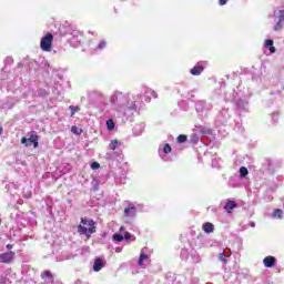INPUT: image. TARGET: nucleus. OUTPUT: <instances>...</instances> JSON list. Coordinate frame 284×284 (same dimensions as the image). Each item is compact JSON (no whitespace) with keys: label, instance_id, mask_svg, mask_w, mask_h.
Wrapping results in <instances>:
<instances>
[{"label":"nucleus","instance_id":"nucleus-1","mask_svg":"<svg viewBox=\"0 0 284 284\" xmlns=\"http://www.w3.org/2000/svg\"><path fill=\"white\" fill-rule=\"evenodd\" d=\"M78 225V233L87 239H91L92 234H97V222L94 220L81 219Z\"/></svg>","mask_w":284,"mask_h":284},{"label":"nucleus","instance_id":"nucleus-2","mask_svg":"<svg viewBox=\"0 0 284 284\" xmlns=\"http://www.w3.org/2000/svg\"><path fill=\"white\" fill-rule=\"evenodd\" d=\"M54 41V36L52 33H47L41 38L40 48L42 52H52V42Z\"/></svg>","mask_w":284,"mask_h":284},{"label":"nucleus","instance_id":"nucleus-3","mask_svg":"<svg viewBox=\"0 0 284 284\" xmlns=\"http://www.w3.org/2000/svg\"><path fill=\"white\" fill-rule=\"evenodd\" d=\"M14 261V252H6L0 254V263H4L6 265L12 263Z\"/></svg>","mask_w":284,"mask_h":284},{"label":"nucleus","instance_id":"nucleus-4","mask_svg":"<svg viewBox=\"0 0 284 284\" xmlns=\"http://www.w3.org/2000/svg\"><path fill=\"white\" fill-rule=\"evenodd\" d=\"M236 207H239V204L236 203V201L234 200H227L226 204L224 205V210L225 212H227L229 214H232L233 210H236Z\"/></svg>","mask_w":284,"mask_h":284},{"label":"nucleus","instance_id":"nucleus-5","mask_svg":"<svg viewBox=\"0 0 284 284\" xmlns=\"http://www.w3.org/2000/svg\"><path fill=\"white\" fill-rule=\"evenodd\" d=\"M264 267H274L276 265V257L268 255L263 260Z\"/></svg>","mask_w":284,"mask_h":284},{"label":"nucleus","instance_id":"nucleus-6","mask_svg":"<svg viewBox=\"0 0 284 284\" xmlns=\"http://www.w3.org/2000/svg\"><path fill=\"white\" fill-rule=\"evenodd\" d=\"M203 70H205V67H203V64L197 63L194 68L190 70V73L193 74V77H200Z\"/></svg>","mask_w":284,"mask_h":284},{"label":"nucleus","instance_id":"nucleus-7","mask_svg":"<svg viewBox=\"0 0 284 284\" xmlns=\"http://www.w3.org/2000/svg\"><path fill=\"white\" fill-rule=\"evenodd\" d=\"M124 216H136V206L130 203L129 207L124 209Z\"/></svg>","mask_w":284,"mask_h":284},{"label":"nucleus","instance_id":"nucleus-8","mask_svg":"<svg viewBox=\"0 0 284 284\" xmlns=\"http://www.w3.org/2000/svg\"><path fill=\"white\" fill-rule=\"evenodd\" d=\"M103 270V260L101 257H97L93 262V271L101 272Z\"/></svg>","mask_w":284,"mask_h":284},{"label":"nucleus","instance_id":"nucleus-9","mask_svg":"<svg viewBox=\"0 0 284 284\" xmlns=\"http://www.w3.org/2000/svg\"><path fill=\"white\" fill-rule=\"evenodd\" d=\"M202 230H203V232H205V234H212V232H214V224H212L210 222H205L202 225Z\"/></svg>","mask_w":284,"mask_h":284},{"label":"nucleus","instance_id":"nucleus-10","mask_svg":"<svg viewBox=\"0 0 284 284\" xmlns=\"http://www.w3.org/2000/svg\"><path fill=\"white\" fill-rule=\"evenodd\" d=\"M28 143H31V145H33L34 149L39 148V135L32 134V135L28 139Z\"/></svg>","mask_w":284,"mask_h":284},{"label":"nucleus","instance_id":"nucleus-11","mask_svg":"<svg viewBox=\"0 0 284 284\" xmlns=\"http://www.w3.org/2000/svg\"><path fill=\"white\" fill-rule=\"evenodd\" d=\"M264 45L266 48H270V52L272 54H274V52H276V48L274 47V40H270V39L265 40Z\"/></svg>","mask_w":284,"mask_h":284},{"label":"nucleus","instance_id":"nucleus-12","mask_svg":"<svg viewBox=\"0 0 284 284\" xmlns=\"http://www.w3.org/2000/svg\"><path fill=\"white\" fill-rule=\"evenodd\" d=\"M273 219H283V210L281 209H276L273 213H272Z\"/></svg>","mask_w":284,"mask_h":284},{"label":"nucleus","instance_id":"nucleus-13","mask_svg":"<svg viewBox=\"0 0 284 284\" xmlns=\"http://www.w3.org/2000/svg\"><path fill=\"white\" fill-rule=\"evenodd\" d=\"M71 132H72L73 134H75L77 136H81V133L83 132V130L79 129V126L73 125V126L71 128Z\"/></svg>","mask_w":284,"mask_h":284},{"label":"nucleus","instance_id":"nucleus-14","mask_svg":"<svg viewBox=\"0 0 284 284\" xmlns=\"http://www.w3.org/2000/svg\"><path fill=\"white\" fill-rule=\"evenodd\" d=\"M41 278H54V275H52V272L50 271H43L41 273Z\"/></svg>","mask_w":284,"mask_h":284},{"label":"nucleus","instance_id":"nucleus-15","mask_svg":"<svg viewBox=\"0 0 284 284\" xmlns=\"http://www.w3.org/2000/svg\"><path fill=\"white\" fill-rule=\"evenodd\" d=\"M145 94H150L151 97H153V99H159V94L152 89H146Z\"/></svg>","mask_w":284,"mask_h":284},{"label":"nucleus","instance_id":"nucleus-16","mask_svg":"<svg viewBox=\"0 0 284 284\" xmlns=\"http://www.w3.org/2000/svg\"><path fill=\"white\" fill-rule=\"evenodd\" d=\"M176 141L178 143H185L187 141V135L185 134H180L178 138H176Z\"/></svg>","mask_w":284,"mask_h":284},{"label":"nucleus","instance_id":"nucleus-17","mask_svg":"<svg viewBox=\"0 0 284 284\" xmlns=\"http://www.w3.org/2000/svg\"><path fill=\"white\" fill-rule=\"evenodd\" d=\"M69 110L71 111V116H74V114H77V112H79V110H81V108L74 106V105H70Z\"/></svg>","mask_w":284,"mask_h":284},{"label":"nucleus","instance_id":"nucleus-18","mask_svg":"<svg viewBox=\"0 0 284 284\" xmlns=\"http://www.w3.org/2000/svg\"><path fill=\"white\" fill-rule=\"evenodd\" d=\"M106 128H108V130H110V131L114 130V120H113V119H109V120L106 121Z\"/></svg>","mask_w":284,"mask_h":284},{"label":"nucleus","instance_id":"nucleus-19","mask_svg":"<svg viewBox=\"0 0 284 284\" xmlns=\"http://www.w3.org/2000/svg\"><path fill=\"white\" fill-rule=\"evenodd\" d=\"M109 146L111 150H116V148H119V140H112Z\"/></svg>","mask_w":284,"mask_h":284},{"label":"nucleus","instance_id":"nucleus-20","mask_svg":"<svg viewBox=\"0 0 284 284\" xmlns=\"http://www.w3.org/2000/svg\"><path fill=\"white\" fill-rule=\"evenodd\" d=\"M247 174H250V171H247V168H245V166H242L241 169H240V176H247Z\"/></svg>","mask_w":284,"mask_h":284},{"label":"nucleus","instance_id":"nucleus-21","mask_svg":"<svg viewBox=\"0 0 284 284\" xmlns=\"http://www.w3.org/2000/svg\"><path fill=\"white\" fill-rule=\"evenodd\" d=\"M219 260L222 261V263H227V255H225V252L219 254Z\"/></svg>","mask_w":284,"mask_h":284},{"label":"nucleus","instance_id":"nucleus-22","mask_svg":"<svg viewBox=\"0 0 284 284\" xmlns=\"http://www.w3.org/2000/svg\"><path fill=\"white\" fill-rule=\"evenodd\" d=\"M122 94H123V93H121V92H116V93L112 97L111 102H112V103H116V101L119 100V98L122 97Z\"/></svg>","mask_w":284,"mask_h":284},{"label":"nucleus","instance_id":"nucleus-23","mask_svg":"<svg viewBox=\"0 0 284 284\" xmlns=\"http://www.w3.org/2000/svg\"><path fill=\"white\" fill-rule=\"evenodd\" d=\"M20 143H22V145H26V148L32 146V143H28L27 138H21Z\"/></svg>","mask_w":284,"mask_h":284},{"label":"nucleus","instance_id":"nucleus-24","mask_svg":"<svg viewBox=\"0 0 284 284\" xmlns=\"http://www.w3.org/2000/svg\"><path fill=\"white\" fill-rule=\"evenodd\" d=\"M275 32H278V30H283V22L277 21L274 26Z\"/></svg>","mask_w":284,"mask_h":284},{"label":"nucleus","instance_id":"nucleus-25","mask_svg":"<svg viewBox=\"0 0 284 284\" xmlns=\"http://www.w3.org/2000/svg\"><path fill=\"white\" fill-rule=\"evenodd\" d=\"M123 235L121 234H114L113 235V241H116L118 243H121V241H123Z\"/></svg>","mask_w":284,"mask_h":284},{"label":"nucleus","instance_id":"nucleus-26","mask_svg":"<svg viewBox=\"0 0 284 284\" xmlns=\"http://www.w3.org/2000/svg\"><path fill=\"white\" fill-rule=\"evenodd\" d=\"M163 152L164 154H170V152H172V146H170V144H165L163 148Z\"/></svg>","mask_w":284,"mask_h":284},{"label":"nucleus","instance_id":"nucleus-27","mask_svg":"<svg viewBox=\"0 0 284 284\" xmlns=\"http://www.w3.org/2000/svg\"><path fill=\"white\" fill-rule=\"evenodd\" d=\"M278 22L284 23V10H280Z\"/></svg>","mask_w":284,"mask_h":284},{"label":"nucleus","instance_id":"nucleus-28","mask_svg":"<svg viewBox=\"0 0 284 284\" xmlns=\"http://www.w3.org/2000/svg\"><path fill=\"white\" fill-rule=\"evenodd\" d=\"M99 168H101V164H99V162L91 163V170H99Z\"/></svg>","mask_w":284,"mask_h":284},{"label":"nucleus","instance_id":"nucleus-29","mask_svg":"<svg viewBox=\"0 0 284 284\" xmlns=\"http://www.w3.org/2000/svg\"><path fill=\"white\" fill-rule=\"evenodd\" d=\"M105 45H108V43L105 41H101L98 45V50H103Z\"/></svg>","mask_w":284,"mask_h":284},{"label":"nucleus","instance_id":"nucleus-30","mask_svg":"<svg viewBox=\"0 0 284 284\" xmlns=\"http://www.w3.org/2000/svg\"><path fill=\"white\" fill-rule=\"evenodd\" d=\"M7 283H8V277L0 276V284H7Z\"/></svg>","mask_w":284,"mask_h":284},{"label":"nucleus","instance_id":"nucleus-31","mask_svg":"<svg viewBox=\"0 0 284 284\" xmlns=\"http://www.w3.org/2000/svg\"><path fill=\"white\" fill-rule=\"evenodd\" d=\"M123 239H125L126 241H130V239H132V234L130 232H126Z\"/></svg>","mask_w":284,"mask_h":284},{"label":"nucleus","instance_id":"nucleus-32","mask_svg":"<svg viewBox=\"0 0 284 284\" xmlns=\"http://www.w3.org/2000/svg\"><path fill=\"white\" fill-rule=\"evenodd\" d=\"M140 260H141V261H148V254L141 253V254H140Z\"/></svg>","mask_w":284,"mask_h":284},{"label":"nucleus","instance_id":"nucleus-33","mask_svg":"<svg viewBox=\"0 0 284 284\" xmlns=\"http://www.w3.org/2000/svg\"><path fill=\"white\" fill-rule=\"evenodd\" d=\"M227 3V0H220V6H225Z\"/></svg>","mask_w":284,"mask_h":284},{"label":"nucleus","instance_id":"nucleus-34","mask_svg":"<svg viewBox=\"0 0 284 284\" xmlns=\"http://www.w3.org/2000/svg\"><path fill=\"white\" fill-rule=\"evenodd\" d=\"M24 199H32V193L24 195Z\"/></svg>","mask_w":284,"mask_h":284},{"label":"nucleus","instance_id":"nucleus-35","mask_svg":"<svg viewBox=\"0 0 284 284\" xmlns=\"http://www.w3.org/2000/svg\"><path fill=\"white\" fill-rule=\"evenodd\" d=\"M13 245L12 244H7V250H12Z\"/></svg>","mask_w":284,"mask_h":284},{"label":"nucleus","instance_id":"nucleus-36","mask_svg":"<svg viewBox=\"0 0 284 284\" xmlns=\"http://www.w3.org/2000/svg\"><path fill=\"white\" fill-rule=\"evenodd\" d=\"M3 134V126L0 124V135Z\"/></svg>","mask_w":284,"mask_h":284},{"label":"nucleus","instance_id":"nucleus-37","mask_svg":"<svg viewBox=\"0 0 284 284\" xmlns=\"http://www.w3.org/2000/svg\"><path fill=\"white\" fill-rule=\"evenodd\" d=\"M139 265L143 266V260L139 258Z\"/></svg>","mask_w":284,"mask_h":284},{"label":"nucleus","instance_id":"nucleus-38","mask_svg":"<svg viewBox=\"0 0 284 284\" xmlns=\"http://www.w3.org/2000/svg\"><path fill=\"white\" fill-rule=\"evenodd\" d=\"M145 101H146V103H150V101H152V99H151V98H149V99H146Z\"/></svg>","mask_w":284,"mask_h":284},{"label":"nucleus","instance_id":"nucleus-39","mask_svg":"<svg viewBox=\"0 0 284 284\" xmlns=\"http://www.w3.org/2000/svg\"><path fill=\"white\" fill-rule=\"evenodd\" d=\"M251 225H252V227H254V223H252Z\"/></svg>","mask_w":284,"mask_h":284}]
</instances>
